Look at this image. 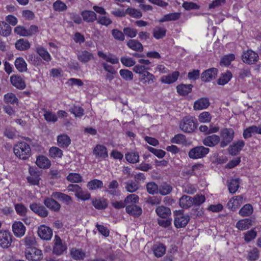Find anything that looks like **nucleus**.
I'll return each instance as SVG.
<instances>
[{"label": "nucleus", "instance_id": "obj_1", "mask_svg": "<svg viewBox=\"0 0 261 261\" xmlns=\"http://www.w3.org/2000/svg\"><path fill=\"white\" fill-rule=\"evenodd\" d=\"M13 152L17 158L23 160L28 159L31 155L30 146L23 141L18 142L14 146Z\"/></svg>", "mask_w": 261, "mask_h": 261}, {"label": "nucleus", "instance_id": "obj_2", "mask_svg": "<svg viewBox=\"0 0 261 261\" xmlns=\"http://www.w3.org/2000/svg\"><path fill=\"white\" fill-rule=\"evenodd\" d=\"M220 147L224 148L228 145L234 137V131L232 128H223L220 132Z\"/></svg>", "mask_w": 261, "mask_h": 261}, {"label": "nucleus", "instance_id": "obj_3", "mask_svg": "<svg viewBox=\"0 0 261 261\" xmlns=\"http://www.w3.org/2000/svg\"><path fill=\"white\" fill-rule=\"evenodd\" d=\"M180 129L185 133H191L196 128V119L191 116H186L179 123Z\"/></svg>", "mask_w": 261, "mask_h": 261}, {"label": "nucleus", "instance_id": "obj_4", "mask_svg": "<svg viewBox=\"0 0 261 261\" xmlns=\"http://www.w3.org/2000/svg\"><path fill=\"white\" fill-rule=\"evenodd\" d=\"M174 224L177 228L185 227L190 220L189 215H184L182 210L174 212Z\"/></svg>", "mask_w": 261, "mask_h": 261}, {"label": "nucleus", "instance_id": "obj_5", "mask_svg": "<svg viewBox=\"0 0 261 261\" xmlns=\"http://www.w3.org/2000/svg\"><path fill=\"white\" fill-rule=\"evenodd\" d=\"M210 149L203 146L195 147L191 149L188 153L191 159H198L204 157L208 153Z\"/></svg>", "mask_w": 261, "mask_h": 261}, {"label": "nucleus", "instance_id": "obj_6", "mask_svg": "<svg viewBox=\"0 0 261 261\" xmlns=\"http://www.w3.org/2000/svg\"><path fill=\"white\" fill-rule=\"evenodd\" d=\"M26 258L31 261H39L42 257V251L36 247H27L25 250Z\"/></svg>", "mask_w": 261, "mask_h": 261}, {"label": "nucleus", "instance_id": "obj_7", "mask_svg": "<svg viewBox=\"0 0 261 261\" xmlns=\"http://www.w3.org/2000/svg\"><path fill=\"white\" fill-rule=\"evenodd\" d=\"M13 236L7 230H0V247L3 248H9L12 242Z\"/></svg>", "mask_w": 261, "mask_h": 261}, {"label": "nucleus", "instance_id": "obj_8", "mask_svg": "<svg viewBox=\"0 0 261 261\" xmlns=\"http://www.w3.org/2000/svg\"><path fill=\"white\" fill-rule=\"evenodd\" d=\"M67 247L65 243H63L60 237L58 235L55 236L53 252L54 254L60 255L67 250Z\"/></svg>", "mask_w": 261, "mask_h": 261}, {"label": "nucleus", "instance_id": "obj_9", "mask_svg": "<svg viewBox=\"0 0 261 261\" xmlns=\"http://www.w3.org/2000/svg\"><path fill=\"white\" fill-rule=\"evenodd\" d=\"M37 232L39 237L44 240H50L53 236L52 229L44 225H40L38 227Z\"/></svg>", "mask_w": 261, "mask_h": 261}, {"label": "nucleus", "instance_id": "obj_10", "mask_svg": "<svg viewBox=\"0 0 261 261\" xmlns=\"http://www.w3.org/2000/svg\"><path fill=\"white\" fill-rule=\"evenodd\" d=\"M243 61L248 64H252L256 62L258 59V55L251 50H247L244 52L242 56Z\"/></svg>", "mask_w": 261, "mask_h": 261}, {"label": "nucleus", "instance_id": "obj_11", "mask_svg": "<svg viewBox=\"0 0 261 261\" xmlns=\"http://www.w3.org/2000/svg\"><path fill=\"white\" fill-rule=\"evenodd\" d=\"M218 71L216 68H209L201 73V79L203 82H209L216 78Z\"/></svg>", "mask_w": 261, "mask_h": 261}, {"label": "nucleus", "instance_id": "obj_12", "mask_svg": "<svg viewBox=\"0 0 261 261\" xmlns=\"http://www.w3.org/2000/svg\"><path fill=\"white\" fill-rule=\"evenodd\" d=\"M255 134H261V124L258 126L252 125L244 129L243 136L245 139H247Z\"/></svg>", "mask_w": 261, "mask_h": 261}, {"label": "nucleus", "instance_id": "obj_13", "mask_svg": "<svg viewBox=\"0 0 261 261\" xmlns=\"http://www.w3.org/2000/svg\"><path fill=\"white\" fill-rule=\"evenodd\" d=\"M12 228L14 234L17 238H21L25 234V227L21 222H15L12 226Z\"/></svg>", "mask_w": 261, "mask_h": 261}, {"label": "nucleus", "instance_id": "obj_14", "mask_svg": "<svg viewBox=\"0 0 261 261\" xmlns=\"http://www.w3.org/2000/svg\"><path fill=\"white\" fill-rule=\"evenodd\" d=\"M78 60L82 63L85 64L94 59V55L88 50H84L79 51L77 53Z\"/></svg>", "mask_w": 261, "mask_h": 261}, {"label": "nucleus", "instance_id": "obj_15", "mask_svg": "<svg viewBox=\"0 0 261 261\" xmlns=\"http://www.w3.org/2000/svg\"><path fill=\"white\" fill-rule=\"evenodd\" d=\"M93 154L97 159H104L108 156V153L107 148L102 145L98 144L94 148Z\"/></svg>", "mask_w": 261, "mask_h": 261}, {"label": "nucleus", "instance_id": "obj_16", "mask_svg": "<svg viewBox=\"0 0 261 261\" xmlns=\"http://www.w3.org/2000/svg\"><path fill=\"white\" fill-rule=\"evenodd\" d=\"M244 197L242 195H238L231 198L227 203L228 208L232 211L236 210L243 203Z\"/></svg>", "mask_w": 261, "mask_h": 261}, {"label": "nucleus", "instance_id": "obj_17", "mask_svg": "<svg viewBox=\"0 0 261 261\" xmlns=\"http://www.w3.org/2000/svg\"><path fill=\"white\" fill-rule=\"evenodd\" d=\"M203 144L210 147H214L219 144L220 146V138L217 135H212L206 137L202 140Z\"/></svg>", "mask_w": 261, "mask_h": 261}, {"label": "nucleus", "instance_id": "obj_18", "mask_svg": "<svg viewBox=\"0 0 261 261\" xmlns=\"http://www.w3.org/2000/svg\"><path fill=\"white\" fill-rule=\"evenodd\" d=\"M30 208L33 212L41 217H46L48 215L47 210L40 204L33 203L30 205Z\"/></svg>", "mask_w": 261, "mask_h": 261}, {"label": "nucleus", "instance_id": "obj_19", "mask_svg": "<svg viewBox=\"0 0 261 261\" xmlns=\"http://www.w3.org/2000/svg\"><path fill=\"white\" fill-rule=\"evenodd\" d=\"M125 211L128 214L135 218L139 217L142 214V208L137 204L127 205L126 206Z\"/></svg>", "mask_w": 261, "mask_h": 261}, {"label": "nucleus", "instance_id": "obj_20", "mask_svg": "<svg viewBox=\"0 0 261 261\" xmlns=\"http://www.w3.org/2000/svg\"><path fill=\"white\" fill-rule=\"evenodd\" d=\"M245 142L242 140L233 142L229 147V152L232 155H236L245 146Z\"/></svg>", "mask_w": 261, "mask_h": 261}, {"label": "nucleus", "instance_id": "obj_21", "mask_svg": "<svg viewBox=\"0 0 261 261\" xmlns=\"http://www.w3.org/2000/svg\"><path fill=\"white\" fill-rule=\"evenodd\" d=\"M52 197L59 200L67 205L71 204L72 203V197L62 192H53L52 194Z\"/></svg>", "mask_w": 261, "mask_h": 261}, {"label": "nucleus", "instance_id": "obj_22", "mask_svg": "<svg viewBox=\"0 0 261 261\" xmlns=\"http://www.w3.org/2000/svg\"><path fill=\"white\" fill-rule=\"evenodd\" d=\"M155 211L156 215L161 218H168L171 215L170 208L164 205L158 206Z\"/></svg>", "mask_w": 261, "mask_h": 261}, {"label": "nucleus", "instance_id": "obj_23", "mask_svg": "<svg viewBox=\"0 0 261 261\" xmlns=\"http://www.w3.org/2000/svg\"><path fill=\"white\" fill-rule=\"evenodd\" d=\"M10 81L13 86L19 89H24L25 83L21 76L13 75L10 77Z\"/></svg>", "mask_w": 261, "mask_h": 261}, {"label": "nucleus", "instance_id": "obj_24", "mask_svg": "<svg viewBox=\"0 0 261 261\" xmlns=\"http://www.w3.org/2000/svg\"><path fill=\"white\" fill-rule=\"evenodd\" d=\"M44 204L47 208L55 212H58L61 208L60 204L58 201L51 198H45L44 200Z\"/></svg>", "mask_w": 261, "mask_h": 261}, {"label": "nucleus", "instance_id": "obj_25", "mask_svg": "<svg viewBox=\"0 0 261 261\" xmlns=\"http://www.w3.org/2000/svg\"><path fill=\"white\" fill-rule=\"evenodd\" d=\"M92 204L97 210H105L108 207V200L103 198L92 199Z\"/></svg>", "mask_w": 261, "mask_h": 261}, {"label": "nucleus", "instance_id": "obj_26", "mask_svg": "<svg viewBox=\"0 0 261 261\" xmlns=\"http://www.w3.org/2000/svg\"><path fill=\"white\" fill-rule=\"evenodd\" d=\"M140 81L144 85H150L155 81V76L148 71L139 77Z\"/></svg>", "mask_w": 261, "mask_h": 261}, {"label": "nucleus", "instance_id": "obj_27", "mask_svg": "<svg viewBox=\"0 0 261 261\" xmlns=\"http://www.w3.org/2000/svg\"><path fill=\"white\" fill-rule=\"evenodd\" d=\"M70 254L71 257L76 260H83L86 256V253L82 249L74 248L70 250Z\"/></svg>", "mask_w": 261, "mask_h": 261}, {"label": "nucleus", "instance_id": "obj_28", "mask_svg": "<svg viewBox=\"0 0 261 261\" xmlns=\"http://www.w3.org/2000/svg\"><path fill=\"white\" fill-rule=\"evenodd\" d=\"M179 75L178 71H174L171 74L163 76L161 79V81L163 83L170 84L175 82L177 80Z\"/></svg>", "mask_w": 261, "mask_h": 261}, {"label": "nucleus", "instance_id": "obj_29", "mask_svg": "<svg viewBox=\"0 0 261 261\" xmlns=\"http://www.w3.org/2000/svg\"><path fill=\"white\" fill-rule=\"evenodd\" d=\"M15 46L17 50L24 51L30 48L31 44L27 39L21 38L16 41Z\"/></svg>", "mask_w": 261, "mask_h": 261}, {"label": "nucleus", "instance_id": "obj_30", "mask_svg": "<svg viewBox=\"0 0 261 261\" xmlns=\"http://www.w3.org/2000/svg\"><path fill=\"white\" fill-rule=\"evenodd\" d=\"M36 164L39 168L42 169H48L51 165L50 161L44 155L39 156L37 158Z\"/></svg>", "mask_w": 261, "mask_h": 261}, {"label": "nucleus", "instance_id": "obj_31", "mask_svg": "<svg viewBox=\"0 0 261 261\" xmlns=\"http://www.w3.org/2000/svg\"><path fill=\"white\" fill-rule=\"evenodd\" d=\"M193 205V197L184 195L179 199V205L183 208H188Z\"/></svg>", "mask_w": 261, "mask_h": 261}, {"label": "nucleus", "instance_id": "obj_32", "mask_svg": "<svg viewBox=\"0 0 261 261\" xmlns=\"http://www.w3.org/2000/svg\"><path fill=\"white\" fill-rule=\"evenodd\" d=\"M83 20L87 22H93L97 20V15L91 10H85L81 13Z\"/></svg>", "mask_w": 261, "mask_h": 261}, {"label": "nucleus", "instance_id": "obj_33", "mask_svg": "<svg viewBox=\"0 0 261 261\" xmlns=\"http://www.w3.org/2000/svg\"><path fill=\"white\" fill-rule=\"evenodd\" d=\"M210 105L209 100L207 98H201L196 100L194 104L195 110H202L207 108Z\"/></svg>", "mask_w": 261, "mask_h": 261}, {"label": "nucleus", "instance_id": "obj_34", "mask_svg": "<svg viewBox=\"0 0 261 261\" xmlns=\"http://www.w3.org/2000/svg\"><path fill=\"white\" fill-rule=\"evenodd\" d=\"M193 87V85L191 84H180L176 87L177 92L180 95H187L192 91Z\"/></svg>", "mask_w": 261, "mask_h": 261}, {"label": "nucleus", "instance_id": "obj_35", "mask_svg": "<svg viewBox=\"0 0 261 261\" xmlns=\"http://www.w3.org/2000/svg\"><path fill=\"white\" fill-rule=\"evenodd\" d=\"M97 55L99 57L113 64H116L119 63L118 59L112 54H110L109 55H107L102 51H98Z\"/></svg>", "mask_w": 261, "mask_h": 261}, {"label": "nucleus", "instance_id": "obj_36", "mask_svg": "<svg viewBox=\"0 0 261 261\" xmlns=\"http://www.w3.org/2000/svg\"><path fill=\"white\" fill-rule=\"evenodd\" d=\"M127 46L138 52H141L143 50V46L142 44L137 40L131 39L127 42Z\"/></svg>", "mask_w": 261, "mask_h": 261}, {"label": "nucleus", "instance_id": "obj_37", "mask_svg": "<svg viewBox=\"0 0 261 261\" xmlns=\"http://www.w3.org/2000/svg\"><path fill=\"white\" fill-rule=\"evenodd\" d=\"M58 145L62 148L67 147L71 143V140L67 135L63 134L58 136L57 139Z\"/></svg>", "mask_w": 261, "mask_h": 261}, {"label": "nucleus", "instance_id": "obj_38", "mask_svg": "<svg viewBox=\"0 0 261 261\" xmlns=\"http://www.w3.org/2000/svg\"><path fill=\"white\" fill-rule=\"evenodd\" d=\"M252 225V221L250 219L241 220L236 223V227L241 230L248 229Z\"/></svg>", "mask_w": 261, "mask_h": 261}, {"label": "nucleus", "instance_id": "obj_39", "mask_svg": "<svg viewBox=\"0 0 261 261\" xmlns=\"http://www.w3.org/2000/svg\"><path fill=\"white\" fill-rule=\"evenodd\" d=\"M12 32V28L6 22L0 21V34L3 36H9Z\"/></svg>", "mask_w": 261, "mask_h": 261}, {"label": "nucleus", "instance_id": "obj_40", "mask_svg": "<svg viewBox=\"0 0 261 261\" xmlns=\"http://www.w3.org/2000/svg\"><path fill=\"white\" fill-rule=\"evenodd\" d=\"M232 76L231 72L229 71L222 73L217 80V84L219 85L226 84L231 80Z\"/></svg>", "mask_w": 261, "mask_h": 261}, {"label": "nucleus", "instance_id": "obj_41", "mask_svg": "<svg viewBox=\"0 0 261 261\" xmlns=\"http://www.w3.org/2000/svg\"><path fill=\"white\" fill-rule=\"evenodd\" d=\"M153 251L154 255L157 257L163 256L166 251V247L163 244H158L153 246Z\"/></svg>", "mask_w": 261, "mask_h": 261}, {"label": "nucleus", "instance_id": "obj_42", "mask_svg": "<svg viewBox=\"0 0 261 261\" xmlns=\"http://www.w3.org/2000/svg\"><path fill=\"white\" fill-rule=\"evenodd\" d=\"M15 66L20 72H23L27 70V64L22 58H17L15 60Z\"/></svg>", "mask_w": 261, "mask_h": 261}, {"label": "nucleus", "instance_id": "obj_43", "mask_svg": "<svg viewBox=\"0 0 261 261\" xmlns=\"http://www.w3.org/2000/svg\"><path fill=\"white\" fill-rule=\"evenodd\" d=\"M103 182L101 180L97 179H94L89 181L88 182L87 186L89 190L92 191L97 189L101 188L103 187Z\"/></svg>", "mask_w": 261, "mask_h": 261}, {"label": "nucleus", "instance_id": "obj_44", "mask_svg": "<svg viewBox=\"0 0 261 261\" xmlns=\"http://www.w3.org/2000/svg\"><path fill=\"white\" fill-rule=\"evenodd\" d=\"M240 186V179H232L230 180L228 185L229 191L231 194L235 193Z\"/></svg>", "mask_w": 261, "mask_h": 261}, {"label": "nucleus", "instance_id": "obj_45", "mask_svg": "<svg viewBox=\"0 0 261 261\" xmlns=\"http://www.w3.org/2000/svg\"><path fill=\"white\" fill-rule=\"evenodd\" d=\"M166 32L165 28L156 27L153 30V36L155 39H160L165 36Z\"/></svg>", "mask_w": 261, "mask_h": 261}, {"label": "nucleus", "instance_id": "obj_46", "mask_svg": "<svg viewBox=\"0 0 261 261\" xmlns=\"http://www.w3.org/2000/svg\"><path fill=\"white\" fill-rule=\"evenodd\" d=\"M253 211L252 206L250 204H246L241 208L239 214L242 217H247L251 215Z\"/></svg>", "mask_w": 261, "mask_h": 261}, {"label": "nucleus", "instance_id": "obj_47", "mask_svg": "<svg viewBox=\"0 0 261 261\" xmlns=\"http://www.w3.org/2000/svg\"><path fill=\"white\" fill-rule=\"evenodd\" d=\"M125 159L127 162L130 163L139 162V155L137 152H129L125 154Z\"/></svg>", "mask_w": 261, "mask_h": 261}, {"label": "nucleus", "instance_id": "obj_48", "mask_svg": "<svg viewBox=\"0 0 261 261\" xmlns=\"http://www.w3.org/2000/svg\"><path fill=\"white\" fill-rule=\"evenodd\" d=\"M180 14L179 13L174 12L166 14L160 20V22H163L168 21H175L179 18Z\"/></svg>", "mask_w": 261, "mask_h": 261}, {"label": "nucleus", "instance_id": "obj_49", "mask_svg": "<svg viewBox=\"0 0 261 261\" xmlns=\"http://www.w3.org/2000/svg\"><path fill=\"white\" fill-rule=\"evenodd\" d=\"M172 190V187L167 183H163L159 187V193L162 195H166L170 193Z\"/></svg>", "mask_w": 261, "mask_h": 261}, {"label": "nucleus", "instance_id": "obj_50", "mask_svg": "<svg viewBox=\"0 0 261 261\" xmlns=\"http://www.w3.org/2000/svg\"><path fill=\"white\" fill-rule=\"evenodd\" d=\"M37 52L39 55L45 61L49 62L51 60V56L49 53L42 47H38Z\"/></svg>", "mask_w": 261, "mask_h": 261}, {"label": "nucleus", "instance_id": "obj_51", "mask_svg": "<svg viewBox=\"0 0 261 261\" xmlns=\"http://www.w3.org/2000/svg\"><path fill=\"white\" fill-rule=\"evenodd\" d=\"M16 213L20 216H25L28 212V208L22 203H17L14 205Z\"/></svg>", "mask_w": 261, "mask_h": 261}, {"label": "nucleus", "instance_id": "obj_52", "mask_svg": "<svg viewBox=\"0 0 261 261\" xmlns=\"http://www.w3.org/2000/svg\"><path fill=\"white\" fill-rule=\"evenodd\" d=\"M66 179L71 182L79 183L82 181V176L79 173H70Z\"/></svg>", "mask_w": 261, "mask_h": 261}, {"label": "nucleus", "instance_id": "obj_53", "mask_svg": "<svg viewBox=\"0 0 261 261\" xmlns=\"http://www.w3.org/2000/svg\"><path fill=\"white\" fill-rule=\"evenodd\" d=\"M259 258V251L256 248H254L248 252L247 259L249 261H255Z\"/></svg>", "mask_w": 261, "mask_h": 261}, {"label": "nucleus", "instance_id": "obj_54", "mask_svg": "<svg viewBox=\"0 0 261 261\" xmlns=\"http://www.w3.org/2000/svg\"><path fill=\"white\" fill-rule=\"evenodd\" d=\"M125 189L128 192L133 193L139 189V186L136 181L131 180L125 182Z\"/></svg>", "mask_w": 261, "mask_h": 261}, {"label": "nucleus", "instance_id": "obj_55", "mask_svg": "<svg viewBox=\"0 0 261 261\" xmlns=\"http://www.w3.org/2000/svg\"><path fill=\"white\" fill-rule=\"evenodd\" d=\"M139 196L136 194H130L126 196L124 199V202L126 206L130 204H136L139 202Z\"/></svg>", "mask_w": 261, "mask_h": 261}, {"label": "nucleus", "instance_id": "obj_56", "mask_svg": "<svg viewBox=\"0 0 261 261\" xmlns=\"http://www.w3.org/2000/svg\"><path fill=\"white\" fill-rule=\"evenodd\" d=\"M147 192L151 195L157 194L159 191V186L154 182H150L146 184Z\"/></svg>", "mask_w": 261, "mask_h": 261}, {"label": "nucleus", "instance_id": "obj_57", "mask_svg": "<svg viewBox=\"0 0 261 261\" xmlns=\"http://www.w3.org/2000/svg\"><path fill=\"white\" fill-rule=\"evenodd\" d=\"M171 142L172 143L183 144L187 142L186 136L181 134H178L175 135L171 139Z\"/></svg>", "mask_w": 261, "mask_h": 261}, {"label": "nucleus", "instance_id": "obj_58", "mask_svg": "<svg viewBox=\"0 0 261 261\" xmlns=\"http://www.w3.org/2000/svg\"><path fill=\"white\" fill-rule=\"evenodd\" d=\"M119 73L121 77L125 81H132L133 79V72L128 69H121Z\"/></svg>", "mask_w": 261, "mask_h": 261}, {"label": "nucleus", "instance_id": "obj_59", "mask_svg": "<svg viewBox=\"0 0 261 261\" xmlns=\"http://www.w3.org/2000/svg\"><path fill=\"white\" fill-rule=\"evenodd\" d=\"M53 8L56 11L63 12L67 10V7L65 3L61 1L58 0L54 3Z\"/></svg>", "mask_w": 261, "mask_h": 261}, {"label": "nucleus", "instance_id": "obj_60", "mask_svg": "<svg viewBox=\"0 0 261 261\" xmlns=\"http://www.w3.org/2000/svg\"><path fill=\"white\" fill-rule=\"evenodd\" d=\"M49 153L51 158H61L63 151L57 147H52L49 149Z\"/></svg>", "mask_w": 261, "mask_h": 261}, {"label": "nucleus", "instance_id": "obj_61", "mask_svg": "<svg viewBox=\"0 0 261 261\" xmlns=\"http://www.w3.org/2000/svg\"><path fill=\"white\" fill-rule=\"evenodd\" d=\"M4 101L7 103L14 104L18 102V99L12 93H9L4 95Z\"/></svg>", "mask_w": 261, "mask_h": 261}, {"label": "nucleus", "instance_id": "obj_62", "mask_svg": "<svg viewBox=\"0 0 261 261\" xmlns=\"http://www.w3.org/2000/svg\"><path fill=\"white\" fill-rule=\"evenodd\" d=\"M112 35L114 38L119 41H123L125 40L124 33L118 29H113L111 31Z\"/></svg>", "mask_w": 261, "mask_h": 261}, {"label": "nucleus", "instance_id": "obj_63", "mask_svg": "<svg viewBox=\"0 0 261 261\" xmlns=\"http://www.w3.org/2000/svg\"><path fill=\"white\" fill-rule=\"evenodd\" d=\"M75 197L82 200L85 201L88 200L91 197V194L87 191H84L81 188L76 194Z\"/></svg>", "mask_w": 261, "mask_h": 261}, {"label": "nucleus", "instance_id": "obj_64", "mask_svg": "<svg viewBox=\"0 0 261 261\" xmlns=\"http://www.w3.org/2000/svg\"><path fill=\"white\" fill-rule=\"evenodd\" d=\"M44 119L48 122H55L57 121L58 118L56 114L49 111H45L44 115Z\"/></svg>", "mask_w": 261, "mask_h": 261}]
</instances>
